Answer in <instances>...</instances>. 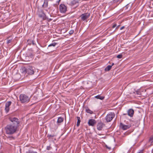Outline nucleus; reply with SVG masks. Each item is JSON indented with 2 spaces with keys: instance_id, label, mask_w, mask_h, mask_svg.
Listing matches in <instances>:
<instances>
[{
  "instance_id": "nucleus-11",
  "label": "nucleus",
  "mask_w": 153,
  "mask_h": 153,
  "mask_svg": "<svg viewBox=\"0 0 153 153\" xmlns=\"http://www.w3.org/2000/svg\"><path fill=\"white\" fill-rule=\"evenodd\" d=\"M105 126V124L103 123L100 122L98 123L97 125V129L99 130H102L103 127Z\"/></svg>"
},
{
  "instance_id": "nucleus-35",
  "label": "nucleus",
  "mask_w": 153,
  "mask_h": 153,
  "mask_svg": "<svg viewBox=\"0 0 153 153\" xmlns=\"http://www.w3.org/2000/svg\"><path fill=\"white\" fill-rule=\"evenodd\" d=\"M125 28V27L124 26H123L122 27H121L120 28V30H122L123 29H124V28Z\"/></svg>"
},
{
  "instance_id": "nucleus-29",
  "label": "nucleus",
  "mask_w": 153,
  "mask_h": 153,
  "mask_svg": "<svg viewBox=\"0 0 153 153\" xmlns=\"http://www.w3.org/2000/svg\"><path fill=\"white\" fill-rule=\"evenodd\" d=\"M74 31L73 30H70L69 32V33L70 34V35H71L72 34H73V33H74Z\"/></svg>"
},
{
  "instance_id": "nucleus-34",
  "label": "nucleus",
  "mask_w": 153,
  "mask_h": 153,
  "mask_svg": "<svg viewBox=\"0 0 153 153\" xmlns=\"http://www.w3.org/2000/svg\"><path fill=\"white\" fill-rule=\"evenodd\" d=\"M143 150H140L139 152H138L137 153H143Z\"/></svg>"
},
{
  "instance_id": "nucleus-6",
  "label": "nucleus",
  "mask_w": 153,
  "mask_h": 153,
  "mask_svg": "<svg viewBox=\"0 0 153 153\" xmlns=\"http://www.w3.org/2000/svg\"><path fill=\"white\" fill-rule=\"evenodd\" d=\"M115 114L114 113H110L108 114L105 117V120L107 122L111 121L112 119L114 117Z\"/></svg>"
},
{
  "instance_id": "nucleus-15",
  "label": "nucleus",
  "mask_w": 153,
  "mask_h": 153,
  "mask_svg": "<svg viewBox=\"0 0 153 153\" xmlns=\"http://www.w3.org/2000/svg\"><path fill=\"white\" fill-rule=\"evenodd\" d=\"M48 1L47 0H44V4L42 5V7L44 8H46L48 7Z\"/></svg>"
},
{
  "instance_id": "nucleus-27",
  "label": "nucleus",
  "mask_w": 153,
  "mask_h": 153,
  "mask_svg": "<svg viewBox=\"0 0 153 153\" xmlns=\"http://www.w3.org/2000/svg\"><path fill=\"white\" fill-rule=\"evenodd\" d=\"M123 55L121 54H119L117 56V57L118 58H121L122 57Z\"/></svg>"
},
{
  "instance_id": "nucleus-13",
  "label": "nucleus",
  "mask_w": 153,
  "mask_h": 153,
  "mask_svg": "<svg viewBox=\"0 0 153 153\" xmlns=\"http://www.w3.org/2000/svg\"><path fill=\"white\" fill-rule=\"evenodd\" d=\"M134 112V111L132 109H130L128 111V115L131 117H132Z\"/></svg>"
},
{
  "instance_id": "nucleus-4",
  "label": "nucleus",
  "mask_w": 153,
  "mask_h": 153,
  "mask_svg": "<svg viewBox=\"0 0 153 153\" xmlns=\"http://www.w3.org/2000/svg\"><path fill=\"white\" fill-rule=\"evenodd\" d=\"M36 14L39 17L42 19L43 20H44L46 19V16L42 10L41 9H39Z\"/></svg>"
},
{
  "instance_id": "nucleus-28",
  "label": "nucleus",
  "mask_w": 153,
  "mask_h": 153,
  "mask_svg": "<svg viewBox=\"0 0 153 153\" xmlns=\"http://www.w3.org/2000/svg\"><path fill=\"white\" fill-rule=\"evenodd\" d=\"M134 93H136L137 94L139 95H140L141 94V92L138 91H136Z\"/></svg>"
},
{
  "instance_id": "nucleus-16",
  "label": "nucleus",
  "mask_w": 153,
  "mask_h": 153,
  "mask_svg": "<svg viewBox=\"0 0 153 153\" xmlns=\"http://www.w3.org/2000/svg\"><path fill=\"white\" fill-rule=\"evenodd\" d=\"M85 111L87 113L91 114H92L93 113V112L89 109L88 107H85Z\"/></svg>"
},
{
  "instance_id": "nucleus-36",
  "label": "nucleus",
  "mask_w": 153,
  "mask_h": 153,
  "mask_svg": "<svg viewBox=\"0 0 153 153\" xmlns=\"http://www.w3.org/2000/svg\"><path fill=\"white\" fill-rule=\"evenodd\" d=\"M150 140H152V142H153V137H152L150 139Z\"/></svg>"
},
{
  "instance_id": "nucleus-33",
  "label": "nucleus",
  "mask_w": 153,
  "mask_h": 153,
  "mask_svg": "<svg viewBox=\"0 0 153 153\" xmlns=\"http://www.w3.org/2000/svg\"><path fill=\"white\" fill-rule=\"evenodd\" d=\"M28 153H37V152L33 151H30L28 152Z\"/></svg>"
},
{
  "instance_id": "nucleus-31",
  "label": "nucleus",
  "mask_w": 153,
  "mask_h": 153,
  "mask_svg": "<svg viewBox=\"0 0 153 153\" xmlns=\"http://www.w3.org/2000/svg\"><path fill=\"white\" fill-rule=\"evenodd\" d=\"M51 149V147L50 146H47V147L46 149L47 150H49Z\"/></svg>"
},
{
  "instance_id": "nucleus-18",
  "label": "nucleus",
  "mask_w": 153,
  "mask_h": 153,
  "mask_svg": "<svg viewBox=\"0 0 153 153\" xmlns=\"http://www.w3.org/2000/svg\"><path fill=\"white\" fill-rule=\"evenodd\" d=\"M64 119L62 118V117H59L58 118L57 121V123L58 124L62 122L63 121Z\"/></svg>"
},
{
  "instance_id": "nucleus-26",
  "label": "nucleus",
  "mask_w": 153,
  "mask_h": 153,
  "mask_svg": "<svg viewBox=\"0 0 153 153\" xmlns=\"http://www.w3.org/2000/svg\"><path fill=\"white\" fill-rule=\"evenodd\" d=\"M55 136V135L54 134L53 135H48V137L49 139H51V137H53Z\"/></svg>"
},
{
  "instance_id": "nucleus-7",
  "label": "nucleus",
  "mask_w": 153,
  "mask_h": 153,
  "mask_svg": "<svg viewBox=\"0 0 153 153\" xmlns=\"http://www.w3.org/2000/svg\"><path fill=\"white\" fill-rule=\"evenodd\" d=\"M59 10L60 13H65L67 10V7L64 4H61L59 6Z\"/></svg>"
},
{
  "instance_id": "nucleus-41",
  "label": "nucleus",
  "mask_w": 153,
  "mask_h": 153,
  "mask_svg": "<svg viewBox=\"0 0 153 153\" xmlns=\"http://www.w3.org/2000/svg\"><path fill=\"white\" fill-rule=\"evenodd\" d=\"M125 114H123V115H125Z\"/></svg>"
},
{
  "instance_id": "nucleus-3",
  "label": "nucleus",
  "mask_w": 153,
  "mask_h": 153,
  "mask_svg": "<svg viewBox=\"0 0 153 153\" xmlns=\"http://www.w3.org/2000/svg\"><path fill=\"white\" fill-rule=\"evenodd\" d=\"M20 100L22 103H26L28 102L30 100V98L27 95L21 94L19 96Z\"/></svg>"
},
{
  "instance_id": "nucleus-25",
  "label": "nucleus",
  "mask_w": 153,
  "mask_h": 153,
  "mask_svg": "<svg viewBox=\"0 0 153 153\" xmlns=\"http://www.w3.org/2000/svg\"><path fill=\"white\" fill-rule=\"evenodd\" d=\"M7 139L8 140H13L14 138L12 136H10L7 137Z\"/></svg>"
},
{
  "instance_id": "nucleus-12",
  "label": "nucleus",
  "mask_w": 153,
  "mask_h": 153,
  "mask_svg": "<svg viewBox=\"0 0 153 153\" xmlns=\"http://www.w3.org/2000/svg\"><path fill=\"white\" fill-rule=\"evenodd\" d=\"M11 101H8L5 104V110L6 112H8L9 110V106L11 104Z\"/></svg>"
},
{
  "instance_id": "nucleus-37",
  "label": "nucleus",
  "mask_w": 153,
  "mask_h": 153,
  "mask_svg": "<svg viewBox=\"0 0 153 153\" xmlns=\"http://www.w3.org/2000/svg\"><path fill=\"white\" fill-rule=\"evenodd\" d=\"M120 26V25H119L118 26H117L116 28V29H118V28Z\"/></svg>"
},
{
  "instance_id": "nucleus-2",
  "label": "nucleus",
  "mask_w": 153,
  "mask_h": 153,
  "mask_svg": "<svg viewBox=\"0 0 153 153\" xmlns=\"http://www.w3.org/2000/svg\"><path fill=\"white\" fill-rule=\"evenodd\" d=\"M23 73H27L29 75H33L34 73L35 68L32 66H29L27 68L24 67L23 69Z\"/></svg>"
},
{
  "instance_id": "nucleus-5",
  "label": "nucleus",
  "mask_w": 153,
  "mask_h": 153,
  "mask_svg": "<svg viewBox=\"0 0 153 153\" xmlns=\"http://www.w3.org/2000/svg\"><path fill=\"white\" fill-rule=\"evenodd\" d=\"M9 119L13 123L12 124H13V125L16 126L18 127H19L20 122L19 120L17 118L15 117H10L9 118Z\"/></svg>"
},
{
  "instance_id": "nucleus-17",
  "label": "nucleus",
  "mask_w": 153,
  "mask_h": 153,
  "mask_svg": "<svg viewBox=\"0 0 153 153\" xmlns=\"http://www.w3.org/2000/svg\"><path fill=\"white\" fill-rule=\"evenodd\" d=\"M34 54L30 51H29L27 54V56H29V57H31L33 59V56Z\"/></svg>"
},
{
  "instance_id": "nucleus-20",
  "label": "nucleus",
  "mask_w": 153,
  "mask_h": 153,
  "mask_svg": "<svg viewBox=\"0 0 153 153\" xmlns=\"http://www.w3.org/2000/svg\"><path fill=\"white\" fill-rule=\"evenodd\" d=\"M34 41L33 40H27V42L28 43V44L30 45H31V44H33V45H35V44L34 43Z\"/></svg>"
},
{
  "instance_id": "nucleus-8",
  "label": "nucleus",
  "mask_w": 153,
  "mask_h": 153,
  "mask_svg": "<svg viewBox=\"0 0 153 153\" xmlns=\"http://www.w3.org/2000/svg\"><path fill=\"white\" fill-rule=\"evenodd\" d=\"M90 16V14L88 13H86L82 14L80 16L81 19L84 21L87 19Z\"/></svg>"
},
{
  "instance_id": "nucleus-22",
  "label": "nucleus",
  "mask_w": 153,
  "mask_h": 153,
  "mask_svg": "<svg viewBox=\"0 0 153 153\" xmlns=\"http://www.w3.org/2000/svg\"><path fill=\"white\" fill-rule=\"evenodd\" d=\"M77 121L76 124V126H79L80 125V123L81 121L80 118L79 117H77Z\"/></svg>"
},
{
  "instance_id": "nucleus-30",
  "label": "nucleus",
  "mask_w": 153,
  "mask_h": 153,
  "mask_svg": "<svg viewBox=\"0 0 153 153\" xmlns=\"http://www.w3.org/2000/svg\"><path fill=\"white\" fill-rule=\"evenodd\" d=\"M12 41V39H8L7 40V43L8 44L9 43H11V42Z\"/></svg>"
},
{
  "instance_id": "nucleus-19",
  "label": "nucleus",
  "mask_w": 153,
  "mask_h": 153,
  "mask_svg": "<svg viewBox=\"0 0 153 153\" xmlns=\"http://www.w3.org/2000/svg\"><path fill=\"white\" fill-rule=\"evenodd\" d=\"M25 61L26 62L30 61L32 60V58L31 57H29V56H26L25 58Z\"/></svg>"
},
{
  "instance_id": "nucleus-40",
  "label": "nucleus",
  "mask_w": 153,
  "mask_h": 153,
  "mask_svg": "<svg viewBox=\"0 0 153 153\" xmlns=\"http://www.w3.org/2000/svg\"><path fill=\"white\" fill-rule=\"evenodd\" d=\"M60 0H59L58 1V4H59V2L60 1Z\"/></svg>"
},
{
  "instance_id": "nucleus-9",
  "label": "nucleus",
  "mask_w": 153,
  "mask_h": 153,
  "mask_svg": "<svg viewBox=\"0 0 153 153\" xmlns=\"http://www.w3.org/2000/svg\"><path fill=\"white\" fill-rule=\"evenodd\" d=\"M131 126L130 125H126L122 123H120V128L123 130H126L130 128Z\"/></svg>"
},
{
  "instance_id": "nucleus-21",
  "label": "nucleus",
  "mask_w": 153,
  "mask_h": 153,
  "mask_svg": "<svg viewBox=\"0 0 153 153\" xmlns=\"http://www.w3.org/2000/svg\"><path fill=\"white\" fill-rule=\"evenodd\" d=\"M95 97L97 99H99L101 100H102L104 98V97L101 96L100 95H98Z\"/></svg>"
},
{
  "instance_id": "nucleus-23",
  "label": "nucleus",
  "mask_w": 153,
  "mask_h": 153,
  "mask_svg": "<svg viewBox=\"0 0 153 153\" xmlns=\"http://www.w3.org/2000/svg\"><path fill=\"white\" fill-rule=\"evenodd\" d=\"M112 67V66L111 65H108L105 68V71H109L111 70Z\"/></svg>"
},
{
  "instance_id": "nucleus-39",
  "label": "nucleus",
  "mask_w": 153,
  "mask_h": 153,
  "mask_svg": "<svg viewBox=\"0 0 153 153\" xmlns=\"http://www.w3.org/2000/svg\"><path fill=\"white\" fill-rule=\"evenodd\" d=\"M114 65V63H112V65H111V66H112Z\"/></svg>"
},
{
  "instance_id": "nucleus-38",
  "label": "nucleus",
  "mask_w": 153,
  "mask_h": 153,
  "mask_svg": "<svg viewBox=\"0 0 153 153\" xmlns=\"http://www.w3.org/2000/svg\"><path fill=\"white\" fill-rule=\"evenodd\" d=\"M114 2H117L118 1V0H114Z\"/></svg>"
},
{
  "instance_id": "nucleus-24",
  "label": "nucleus",
  "mask_w": 153,
  "mask_h": 153,
  "mask_svg": "<svg viewBox=\"0 0 153 153\" xmlns=\"http://www.w3.org/2000/svg\"><path fill=\"white\" fill-rule=\"evenodd\" d=\"M57 44V43L53 42L51 44H50L48 46V47H50L52 46L54 47H55L56 45Z\"/></svg>"
},
{
  "instance_id": "nucleus-1",
  "label": "nucleus",
  "mask_w": 153,
  "mask_h": 153,
  "mask_svg": "<svg viewBox=\"0 0 153 153\" xmlns=\"http://www.w3.org/2000/svg\"><path fill=\"white\" fill-rule=\"evenodd\" d=\"M18 128L16 126L13 125V124L7 125L5 128L6 134L10 135L16 132Z\"/></svg>"
},
{
  "instance_id": "nucleus-32",
  "label": "nucleus",
  "mask_w": 153,
  "mask_h": 153,
  "mask_svg": "<svg viewBox=\"0 0 153 153\" xmlns=\"http://www.w3.org/2000/svg\"><path fill=\"white\" fill-rule=\"evenodd\" d=\"M116 26H117V24H114L113 25L112 27L113 28H114Z\"/></svg>"
},
{
  "instance_id": "nucleus-14",
  "label": "nucleus",
  "mask_w": 153,
  "mask_h": 153,
  "mask_svg": "<svg viewBox=\"0 0 153 153\" xmlns=\"http://www.w3.org/2000/svg\"><path fill=\"white\" fill-rule=\"evenodd\" d=\"M78 3L79 2L77 0H72L70 2V5L73 6Z\"/></svg>"
},
{
  "instance_id": "nucleus-10",
  "label": "nucleus",
  "mask_w": 153,
  "mask_h": 153,
  "mask_svg": "<svg viewBox=\"0 0 153 153\" xmlns=\"http://www.w3.org/2000/svg\"><path fill=\"white\" fill-rule=\"evenodd\" d=\"M96 121L94 119H91L89 120L88 124L89 126H94L96 124Z\"/></svg>"
}]
</instances>
